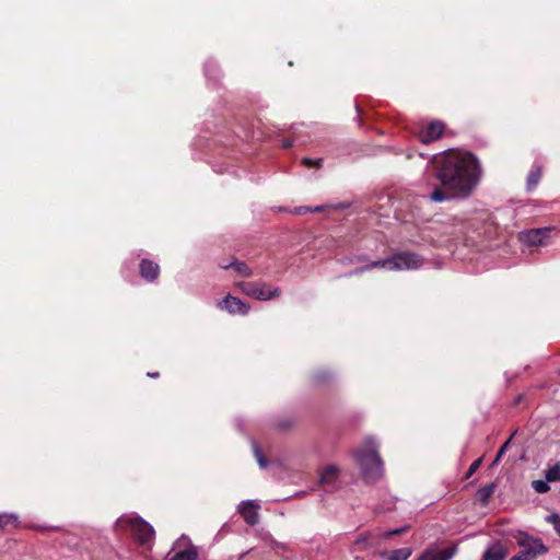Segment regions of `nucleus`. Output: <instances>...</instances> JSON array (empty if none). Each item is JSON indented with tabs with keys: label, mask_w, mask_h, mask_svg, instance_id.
<instances>
[{
	"label": "nucleus",
	"mask_w": 560,
	"mask_h": 560,
	"mask_svg": "<svg viewBox=\"0 0 560 560\" xmlns=\"http://www.w3.org/2000/svg\"><path fill=\"white\" fill-rule=\"evenodd\" d=\"M435 178L441 186H435L428 195L433 202L451 199H465L478 186L482 170L478 159L470 152L445 151L431 160Z\"/></svg>",
	"instance_id": "obj_1"
},
{
	"label": "nucleus",
	"mask_w": 560,
	"mask_h": 560,
	"mask_svg": "<svg viewBox=\"0 0 560 560\" xmlns=\"http://www.w3.org/2000/svg\"><path fill=\"white\" fill-rule=\"evenodd\" d=\"M353 456L365 482H376L383 476V462L377 453V444L374 439H365Z\"/></svg>",
	"instance_id": "obj_2"
},
{
	"label": "nucleus",
	"mask_w": 560,
	"mask_h": 560,
	"mask_svg": "<svg viewBox=\"0 0 560 560\" xmlns=\"http://www.w3.org/2000/svg\"><path fill=\"white\" fill-rule=\"evenodd\" d=\"M422 265L423 258L418 254L411 252H399L389 258L375 260L366 267L357 269L355 273L363 272L372 268H383L390 271L416 270L422 267Z\"/></svg>",
	"instance_id": "obj_3"
},
{
	"label": "nucleus",
	"mask_w": 560,
	"mask_h": 560,
	"mask_svg": "<svg viewBox=\"0 0 560 560\" xmlns=\"http://www.w3.org/2000/svg\"><path fill=\"white\" fill-rule=\"evenodd\" d=\"M116 528L130 532L133 538L141 545L152 541L155 534L153 527L148 522L133 514L120 516L116 521Z\"/></svg>",
	"instance_id": "obj_4"
},
{
	"label": "nucleus",
	"mask_w": 560,
	"mask_h": 560,
	"mask_svg": "<svg viewBox=\"0 0 560 560\" xmlns=\"http://www.w3.org/2000/svg\"><path fill=\"white\" fill-rule=\"evenodd\" d=\"M515 539L522 550L513 556L511 560H535L548 550L541 539L529 536L526 533L520 532Z\"/></svg>",
	"instance_id": "obj_5"
},
{
	"label": "nucleus",
	"mask_w": 560,
	"mask_h": 560,
	"mask_svg": "<svg viewBox=\"0 0 560 560\" xmlns=\"http://www.w3.org/2000/svg\"><path fill=\"white\" fill-rule=\"evenodd\" d=\"M240 290L253 299L259 301H269L280 295L281 290L278 287H269L265 282L242 281L237 283Z\"/></svg>",
	"instance_id": "obj_6"
},
{
	"label": "nucleus",
	"mask_w": 560,
	"mask_h": 560,
	"mask_svg": "<svg viewBox=\"0 0 560 560\" xmlns=\"http://www.w3.org/2000/svg\"><path fill=\"white\" fill-rule=\"evenodd\" d=\"M552 231L551 226L525 230L518 233V241L527 246H542L546 245Z\"/></svg>",
	"instance_id": "obj_7"
},
{
	"label": "nucleus",
	"mask_w": 560,
	"mask_h": 560,
	"mask_svg": "<svg viewBox=\"0 0 560 560\" xmlns=\"http://www.w3.org/2000/svg\"><path fill=\"white\" fill-rule=\"evenodd\" d=\"M260 505L255 500H244L240 502L237 505V512L244 518L245 523L254 526L259 522V513L258 510Z\"/></svg>",
	"instance_id": "obj_8"
},
{
	"label": "nucleus",
	"mask_w": 560,
	"mask_h": 560,
	"mask_svg": "<svg viewBox=\"0 0 560 560\" xmlns=\"http://www.w3.org/2000/svg\"><path fill=\"white\" fill-rule=\"evenodd\" d=\"M380 533L364 532L357 536L353 545L358 551H365L369 549L378 548L382 544Z\"/></svg>",
	"instance_id": "obj_9"
},
{
	"label": "nucleus",
	"mask_w": 560,
	"mask_h": 560,
	"mask_svg": "<svg viewBox=\"0 0 560 560\" xmlns=\"http://www.w3.org/2000/svg\"><path fill=\"white\" fill-rule=\"evenodd\" d=\"M218 307L225 310L230 314L246 315L249 312V306L244 303L241 299L228 294L223 300L218 302Z\"/></svg>",
	"instance_id": "obj_10"
},
{
	"label": "nucleus",
	"mask_w": 560,
	"mask_h": 560,
	"mask_svg": "<svg viewBox=\"0 0 560 560\" xmlns=\"http://www.w3.org/2000/svg\"><path fill=\"white\" fill-rule=\"evenodd\" d=\"M340 477V469L336 465H328L323 468L319 475V483L327 489H336Z\"/></svg>",
	"instance_id": "obj_11"
},
{
	"label": "nucleus",
	"mask_w": 560,
	"mask_h": 560,
	"mask_svg": "<svg viewBox=\"0 0 560 560\" xmlns=\"http://www.w3.org/2000/svg\"><path fill=\"white\" fill-rule=\"evenodd\" d=\"M457 552V547L452 546L444 549H427L419 560H451Z\"/></svg>",
	"instance_id": "obj_12"
},
{
	"label": "nucleus",
	"mask_w": 560,
	"mask_h": 560,
	"mask_svg": "<svg viewBox=\"0 0 560 560\" xmlns=\"http://www.w3.org/2000/svg\"><path fill=\"white\" fill-rule=\"evenodd\" d=\"M508 556L506 547L501 542L490 545L483 552L481 560H504Z\"/></svg>",
	"instance_id": "obj_13"
},
{
	"label": "nucleus",
	"mask_w": 560,
	"mask_h": 560,
	"mask_svg": "<svg viewBox=\"0 0 560 560\" xmlns=\"http://www.w3.org/2000/svg\"><path fill=\"white\" fill-rule=\"evenodd\" d=\"M444 130V125L441 121H432L420 135V140L423 143H430L441 137Z\"/></svg>",
	"instance_id": "obj_14"
},
{
	"label": "nucleus",
	"mask_w": 560,
	"mask_h": 560,
	"mask_svg": "<svg viewBox=\"0 0 560 560\" xmlns=\"http://www.w3.org/2000/svg\"><path fill=\"white\" fill-rule=\"evenodd\" d=\"M160 273V267L156 262L149 259H143L140 262V275L147 281H153Z\"/></svg>",
	"instance_id": "obj_15"
},
{
	"label": "nucleus",
	"mask_w": 560,
	"mask_h": 560,
	"mask_svg": "<svg viewBox=\"0 0 560 560\" xmlns=\"http://www.w3.org/2000/svg\"><path fill=\"white\" fill-rule=\"evenodd\" d=\"M412 555V549L404 547L395 549L393 551L382 550L378 552V557L383 560H407Z\"/></svg>",
	"instance_id": "obj_16"
},
{
	"label": "nucleus",
	"mask_w": 560,
	"mask_h": 560,
	"mask_svg": "<svg viewBox=\"0 0 560 560\" xmlns=\"http://www.w3.org/2000/svg\"><path fill=\"white\" fill-rule=\"evenodd\" d=\"M223 269H229L230 267H233L234 270L243 277H250L253 275L252 269L248 267L247 264L238 260H234L229 265H220Z\"/></svg>",
	"instance_id": "obj_17"
},
{
	"label": "nucleus",
	"mask_w": 560,
	"mask_h": 560,
	"mask_svg": "<svg viewBox=\"0 0 560 560\" xmlns=\"http://www.w3.org/2000/svg\"><path fill=\"white\" fill-rule=\"evenodd\" d=\"M20 524L19 516L14 513H1L0 514V528H4L8 525L18 527Z\"/></svg>",
	"instance_id": "obj_18"
},
{
	"label": "nucleus",
	"mask_w": 560,
	"mask_h": 560,
	"mask_svg": "<svg viewBox=\"0 0 560 560\" xmlns=\"http://www.w3.org/2000/svg\"><path fill=\"white\" fill-rule=\"evenodd\" d=\"M493 492H494V485L493 483L486 485L477 491V497L481 501L482 504H487L490 497L493 494Z\"/></svg>",
	"instance_id": "obj_19"
},
{
	"label": "nucleus",
	"mask_w": 560,
	"mask_h": 560,
	"mask_svg": "<svg viewBox=\"0 0 560 560\" xmlns=\"http://www.w3.org/2000/svg\"><path fill=\"white\" fill-rule=\"evenodd\" d=\"M197 556V551L190 548L176 552L171 560H196Z\"/></svg>",
	"instance_id": "obj_20"
},
{
	"label": "nucleus",
	"mask_w": 560,
	"mask_h": 560,
	"mask_svg": "<svg viewBox=\"0 0 560 560\" xmlns=\"http://www.w3.org/2000/svg\"><path fill=\"white\" fill-rule=\"evenodd\" d=\"M545 479L548 482L560 481V465L556 464L552 467H549L545 472Z\"/></svg>",
	"instance_id": "obj_21"
},
{
	"label": "nucleus",
	"mask_w": 560,
	"mask_h": 560,
	"mask_svg": "<svg viewBox=\"0 0 560 560\" xmlns=\"http://www.w3.org/2000/svg\"><path fill=\"white\" fill-rule=\"evenodd\" d=\"M541 177V171L539 167H533L527 176V186L529 189L534 188Z\"/></svg>",
	"instance_id": "obj_22"
},
{
	"label": "nucleus",
	"mask_w": 560,
	"mask_h": 560,
	"mask_svg": "<svg viewBox=\"0 0 560 560\" xmlns=\"http://www.w3.org/2000/svg\"><path fill=\"white\" fill-rule=\"evenodd\" d=\"M408 529H409V526H402V527L390 529V530L380 532V537H382V540H386V539L390 538L392 536H396V535L406 533Z\"/></svg>",
	"instance_id": "obj_23"
},
{
	"label": "nucleus",
	"mask_w": 560,
	"mask_h": 560,
	"mask_svg": "<svg viewBox=\"0 0 560 560\" xmlns=\"http://www.w3.org/2000/svg\"><path fill=\"white\" fill-rule=\"evenodd\" d=\"M532 487L537 493H546L550 490L549 482L546 479L545 480H534L532 482Z\"/></svg>",
	"instance_id": "obj_24"
},
{
	"label": "nucleus",
	"mask_w": 560,
	"mask_h": 560,
	"mask_svg": "<svg viewBox=\"0 0 560 560\" xmlns=\"http://www.w3.org/2000/svg\"><path fill=\"white\" fill-rule=\"evenodd\" d=\"M253 450H254V455L257 459V463L258 465L261 467V468H266L267 465H268V462L267 459L265 458L261 450L259 448V446L256 444V443H253Z\"/></svg>",
	"instance_id": "obj_25"
},
{
	"label": "nucleus",
	"mask_w": 560,
	"mask_h": 560,
	"mask_svg": "<svg viewBox=\"0 0 560 560\" xmlns=\"http://www.w3.org/2000/svg\"><path fill=\"white\" fill-rule=\"evenodd\" d=\"M547 521L553 525L555 530L560 535V516L558 514H551L547 516Z\"/></svg>",
	"instance_id": "obj_26"
},
{
	"label": "nucleus",
	"mask_w": 560,
	"mask_h": 560,
	"mask_svg": "<svg viewBox=\"0 0 560 560\" xmlns=\"http://www.w3.org/2000/svg\"><path fill=\"white\" fill-rule=\"evenodd\" d=\"M205 72H206L207 77H211V75L217 77V73H218L217 65L212 61L207 62L205 66Z\"/></svg>",
	"instance_id": "obj_27"
},
{
	"label": "nucleus",
	"mask_w": 560,
	"mask_h": 560,
	"mask_svg": "<svg viewBox=\"0 0 560 560\" xmlns=\"http://www.w3.org/2000/svg\"><path fill=\"white\" fill-rule=\"evenodd\" d=\"M481 463H482V458H477L476 460H474L468 468L466 478H470L477 471V469L480 467Z\"/></svg>",
	"instance_id": "obj_28"
},
{
	"label": "nucleus",
	"mask_w": 560,
	"mask_h": 560,
	"mask_svg": "<svg viewBox=\"0 0 560 560\" xmlns=\"http://www.w3.org/2000/svg\"><path fill=\"white\" fill-rule=\"evenodd\" d=\"M302 163L306 167L319 168L322 166V159L313 160V159L305 158V159H303Z\"/></svg>",
	"instance_id": "obj_29"
},
{
	"label": "nucleus",
	"mask_w": 560,
	"mask_h": 560,
	"mask_svg": "<svg viewBox=\"0 0 560 560\" xmlns=\"http://www.w3.org/2000/svg\"><path fill=\"white\" fill-rule=\"evenodd\" d=\"M511 439L510 438L499 450L498 454H497V457L494 458L493 460V465L498 464L501 459V457L505 454V452L508 451L509 448V445H510V442H511Z\"/></svg>",
	"instance_id": "obj_30"
},
{
	"label": "nucleus",
	"mask_w": 560,
	"mask_h": 560,
	"mask_svg": "<svg viewBox=\"0 0 560 560\" xmlns=\"http://www.w3.org/2000/svg\"><path fill=\"white\" fill-rule=\"evenodd\" d=\"M291 145H292V142L289 141V140H285V141L282 142V147L283 148H290Z\"/></svg>",
	"instance_id": "obj_31"
},
{
	"label": "nucleus",
	"mask_w": 560,
	"mask_h": 560,
	"mask_svg": "<svg viewBox=\"0 0 560 560\" xmlns=\"http://www.w3.org/2000/svg\"><path fill=\"white\" fill-rule=\"evenodd\" d=\"M148 376L149 377H158L159 373L158 372H155V373H148Z\"/></svg>",
	"instance_id": "obj_32"
}]
</instances>
